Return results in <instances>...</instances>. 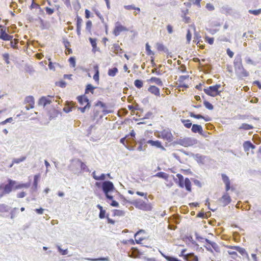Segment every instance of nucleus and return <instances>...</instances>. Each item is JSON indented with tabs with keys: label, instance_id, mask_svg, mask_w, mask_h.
<instances>
[{
	"label": "nucleus",
	"instance_id": "69168bd1",
	"mask_svg": "<svg viewBox=\"0 0 261 261\" xmlns=\"http://www.w3.org/2000/svg\"><path fill=\"white\" fill-rule=\"evenodd\" d=\"M64 4L66 6V7L69 9H71V6L70 4V0H64Z\"/></svg>",
	"mask_w": 261,
	"mask_h": 261
},
{
	"label": "nucleus",
	"instance_id": "3c124183",
	"mask_svg": "<svg viewBox=\"0 0 261 261\" xmlns=\"http://www.w3.org/2000/svg\"><path fill=\"white\" fill-rule=\"evenodd\" d=\"M191 37H192V34L191 33L190 30H188L187 31V35H186L187 41L188 43H189L190 42L191 40Z\"/></svg>",
	"mask_w": 261,
	"mask_h": 261
},
{
	"label": "nucleus",
	"instance_id": "603ef678",
	"mask_svg": "<svg viewBox=\"0 0 261 261\" xmlns=\"http://www.w3.org/2000/svg\"><path fill=\"white\" fill-rule=\"evenodd\" d=\"M90 107V103H87L83 107L79 108L82 113H84L86 109H89Z\"/></svg>",
	"mask_w": 261,
	"mask_h": 261
},
{
	"label": "nucleus",
	"instance_id": "37998d69",
	"mask_svg": "<svg viewBox=\"0 0 261 261\" xmlns=\"http://www.w3.org/2000/svg\"><path fill=\"white\" fill-rule=\"evenodd\" d=\"M114 214L115 215L122 216L125 214V212L122 210H115L114 212Z\"/></svg>",
	"mask_w": 261,
	"mask_h": 261
},
{
	"label": "nucleus",
	"instance_id": "6e6552de",
	"mask_svg": "<svg viewBox=\"0 0 261 261\" xmlns=\"http://www.w3.org/2000/svg\"><path fill=\"white\" fill-rule=\"evenodd\" d=\"M186 249H182L179 256L182 257L183 259L186 261H198V258L197 256L195 255L194 253L186 254Z\"/></svg>",
	"mask_w": 261,
	"mask_h": 261
},
{
	"label": "nucleus",
	"instance_id": "39448f33",
	"mask_svg": "<svg viewBox=\"0 0 261 261\" xmlns=\"http://www.w3.org/2000/svg\"><path fill=\"white\" fill-rule=\"evenodd\" d=\"M101 187L107 198L109 200L113 199V197L109 194V193L115 189L114 186L110 181H105L102 183Z\"/></svg>",
	"mask_w": 261,
	"mask_h": 261
},
{
	"label": "nucleus",
	"instance_id": "c85d7f7f",
	"mask_svg": "<svg viewBox=\"0 0 261 261\" xmlns=\"http://www.w3.org/2000/svg\"><path fill=\"white\" fill-rule=\"evenodd\" d=\"M147 143L151 145V146H156L158 148H164V147H163V146L161 144V142L158 140L153 141L151 140H149L147 141Z\"/></svg>",
	"mask_w": 261,
	"mask_h": 261
},
{
	"label": "nucleus",
	"instance_id": "72a5a7b5",
	"mask_svg": "<svg viewBox=\"0 0 261 261\" xmlns=\"http://www.w3.org/2000/svg\"><path fill=\"white\" fill-rule=\"evenodd\" d=\"M118 72V69L116 67H114L111 69H109L108 72V74L110 76H114Z\"/></svg>",
	"mask_w": 261,
	"mask_h": 261
},
{
	"label": "nucleus",
	"instance_id": "a18cd8bd",
	"mask_svg": "<svg viewBox=\"0 0 261 261\" xmlns=\"http://www.w3.org/2000/svg\"><path fill=\"white\" fill-rule=\"evenodd\" d=\"M68 61H69V64L72 67H75L76 63H75V59L74 57H70Z\"/></svg>",
	"mask_w": 261,
	"mask_h": 261
},
{
	"label": "nucleus",
	"instance_id": "cd10ccee",
	"mask_svg": "<svg viewBox=\"0 0 261 261\" xmlns=\"http://www.w3.org/2000/svg\"><path fill=\"white\" fill-rule=\"evenodd\" d=\"M189 115L191 117H193V118H196V119H204V120L205 121H210L211 120V119L208 117H204L203 116H202L201 115L195 114L193 112H190L189 113Z\"/></svg>",
	"mask_w": 261,
	"mask_h": 261
},
{
	"label": "nucleus",
	"instance_id": "774afa93",
	"mask_svg": "<svg viewBox=\"0 0 261 261\" xmlns=\"http://www.w3.org/2000/svg\"><path fill=\"white\" fill-rule=\"evenodd\" d=\"M167 30L168 33H169V34L172 33L173 28H172V27L171 26V25H170V24L167 25Z\"/></svg>",
	"mask_w": 261,
	"mask_h": 261
},
{
	"label": "nucleus",
	"instance_id": "338daca9",
	"mask_svg": "<svg viewBox=\"0 0 261 261\" xmlns=\"http://www.w3.org/2000/svg\"><path fill=\"white\" fill-rule=\"evenodd\" d=\"M112 202L110 203V205L114 207H118L119 206V203L116 201L113 200V199L111 200Z\"/></svg>",
	"mask_w": 261,
	"mask_h": 261
},
{
	"label": "nucleus",
	"instance_id": "58836bf2",
	"mask_svg": "<svg viewBox=\"0 0 261 261\" xmlns=\"http://www.w3.org/2000/svg\"><path fill=\"white\" fill-rule=\"evenodd\" d=\"M94 89L95 87H94L91 84H88L86 87L85 93H88L89 92H90L93 94Z\"/></svg>",
	"mask_w": 261,
	"mask_h": 261
},
{
	"label": "nucleus",
	"instance_id": "bf43d9fd",
	"mask_svg": "<svg viewBox=\"0 0 261 261\" xmlns=\"http://www.w3.org/2000/svg\"><path fill=\"white\" fill-rule=\"evenodd\" d=\"M12 117H10V118H7V119H6L4 121H2L1 122H0V125H5L8 122H11L12 121Z\"/></svg>",
	"mask_w": 261,
	"mask_h": 261
},
{
	"label": "nucleus",
	"instance_id": "ea45409f",
	"mask_svg": "<svg viewBox=\"0 0 261 261\" xmlns=\"http://www.w3.org/2000/svg\"><path fill=\"white\" fill-rule=\"evenodd\" d=\"M134 85L137 88L140 89L143 87V83L142 80H136L134 82Z\"/></svg>",
	"mask_w": 261,
	"mask_h": 261
},
{
	"label": "nucleus",
	"instance_id": "4c0bfd02",
	"mask_svg": "<svg viewBox=\"0 0 261 261\" xmlns=\"http://www.w3.org/2000/svg\"><path fill=\"white\" fill-rule=\"evenodd\" d=\"M155 176L162 178L165 179H167V178L168 177L167 174H166V173L163 172H160L157 173L155 175Z\"/></svg>",
	"mask_w": 261,
	"mask_h": 261
},
{
	"label": "nucleus",
	"instance_id": "1a4fd4ad",
	"mask_svg": "<svg viewBox=\"0 0 261 261\" xmlns=\"http://www.w3.org/2000/svg\"><path fill=\"white\" fill-rule=\"evenodd\" d=\"M159 137L168 142L172 141L173 136L170 130L163 129L160 132Z\"/></svg>",
	"mask_w": 261,
	"mask_h": 261
},
{
	"label": "nucleus",
	"instance_id": "aec40b11",
	"mask_svg": "<svg viewBox=\"0 0 261 261\" xmlns=\"http://www.w3.org/2000/svg\"><path fill=\"white\" fill-rule=\"evenodd\" d=\"M148 91L150 93L156 96H160V91L159 88L157 87L151 85L148 88Z\"/></svg>",
	"mask_w": 261,
	"mask_h": 261
},
{
	"label": "nucleus",
	"instance_id": "4d7b16f0",
	"mask_svg": "<svg viewBox=\"0 0 261 261\" xmlns=\"http://www.w3.org/2000/svg\"><path fill=\"white\" fill-rule=\"evenodd\" d=\"M226 53L229 58H232L233 57L234 53L231 51L229 48L226 49Z\"/></svg>",
	"mask_w": 261,
	"mask_h": 261
},
{
	"label": "nucleus",
	"instance_id": "4468645a",
	"mask_svg": "<svg viewBox=\"0 0 261 261\" xmlns=\"http://www.w3.org/2000/svg\"><path fill=\"white\" fill-rule=\"evenodd\" d=\"M233 66L235 71H237L243 67L242 59L241 55H237L233 61Z\"/></svg>",
	"mask_w": 261,
	"mask_h": 261
},
{
	"label": "nucleus",
	"instance_id": "4be33fe9",
	"mask_svg": "<svg viewBox=\"0 0 261 261\" xmlns=\"http://www.w3.org/2000/svg\"><path fill=\"white\" fill-rule=\"evenodd\" d=\"M112 49L113 53L115 54L121 55L123 53V49L120 47L119 45L117 43H115L113 45Z\"/></svg>",
	"mask_w": 261,
	"mask_h": 261
},
{
	"label": "nucleus",
	"instance_id": "7ed1b4c3",
	"mask_svg": "<svg viewBox=\"0 0 261 261\" xmlns=\"http://www.w3.org/2000/svg\"><path fill=\"white\" fill-rule=\"evenodd\" d=\"M226 247L230 250L227 251L229 255L231 256L232 259H236V258H240L237 252H239L242 255L245 256L249 259V255L246 250L239 246L227 245Z\"/></svg>",
	"mask_w": 261,
	"mask_h": 261
},
{
	"label": "nucleus",
	"instance_id": "412c9836",
	"mask_svg": "<svg viewBox=\"0 0 261 261\" xmlns=\"http://www.w3.org/2000/svg\"><path fill=\"white\" fill-rule=\"evenodd\" d=\"M83 23V19L79 16H76V33L77 35L80 36L81 35V28Z\"/></svg>",
	"mask_w": 261,
	"mask_h": 261
},
{
	"label": "nucleus",
	"instance_id": "864d4df0",
	"mask_svg": "<svg viewBox=\"0 0 261 261\" xmlns=\"http://www.w3.org/2000/svg\"><path fill=\"white\" fill-rule=\"evenodd\" d=\"M92 21L91 20H88L86 22V29L87 30H88L89 31H90V30L91 29V28H92Z\"/></svg>",
	"mask_w": 261,
	"mask_h": 261
},
{
	"label": "nucleus",
	"instance_id": "de8ad7c7",
	"mask_svg": "<svg viewBox=\"0 0 261 261\" xmlns=\"http://www.w3.org/2000/svg\"><path fill=\"white\" fill-rule=\"evenodd\" d=\"M10 41H11V42H10L11 46L13 48H16L17 47V43L18 42L17 39H14L13 40L12 39Z\"/></svg>",
	"mask_w": 261,
	"mask_h": 261
},
{
	"label": "nucleus",
	"instance_id": "ddd939ff",
	"mask_svg": "<svg viewBox=\"0 0 261 261\" xmlns=\"http://www.w3.org/2000/svg\"><path fill=\"white\" fill-rule=\"evenodd\" d=\"M13 36L9 35L6 32V27H4L0 30V39L4 41H9L13 39Z\"/></svg>",
	"mask_w": 261,
	"mask_h": 261
},
{
	"label": "nucleus",
	"instance_id": "f8f14e48",
	"mask_svg": "<svg viewBox=\"0 0 261 261\" xmlns=\"http://www.w3.org/2000/svg\"><path fill=\"white\" fill-rule=\"evenodd\" d=\"M189 76L182 75L180 76L178 80V87H183L187 88L189 87Z\"/></svg>",
	"mask_w": 261,
	"mask_h": 261
},
{
	"label": "nucleus",
	"instance_id": "f3484780",
	"mask_svg": "<svg viewBox=\"0 0 261 261\" xmlns=\"http://www.w3.org/2000/svg\"><path fill=\"white\" fill-rule=\"evenodd\" d=\"M141 233H144V231L141 230L138 231L135 235V241L137 244H141L142 241L145 239V237L141 236Z\"/></svg>",
	"mask_w": 261,
	"mask_h": 261
},
{
	"label": "nucleus",
	"instance_id": "7c9ffc66",
	"mask_svg": "<svg viewBox=\"0 0 261 261\" xmlns=\"http://www.w3.org/2000/svg\"><path fill=\"white\" fill-rule=\"evenodd\" d=\"M253 126L247 123H242V125L239 127L240 130H250L253 129Z\"/></svg>",
	"mask_w": 261,
	"mask_h": 261
},
{
	"label": "nucleus",
	"instance_id": "f03ea898",
	"mask_svg": "<svg viewBox=\"0 0 261 261\" xmlns=\"http://www.w3.org/2000/svg\"><path fill=\"white\" fill-rule=\"evenodd\" d=\"M221 176L222 180L225 185L226 192L219 199V201L222 206H225L229 204L231 201L230 196L227 192L230 189L233 190L234 189L230 187V180L226 174H222Z\"/></svg>",
	"mask_w": 261,
	"mask_h": 261
},
{
	"label": "nucleus",
	"instance_id": "b1692460",
	"mask_svg": "<svg viewBox=\"0 0 261 261\" xmlns=\"http://www.w3.org/2000/svg\"><path fill=\"white\" fill-rule=\"evenodd\" d=\"M238 75L241 77H247L249 75V72L244 68L242 67L237 71H235Z\"/></svg>",
	"mask_w": 261,
	"mask_h": 261
},
{
	"label": "nucleus",
	"instance_id": "0eeeda50",
	"mask_svg": "<svg viewBox=\"0 0 261 261\" xmlns=\"http://www.w3.org/2000/svg\"><path fill=\"white\" fill-rule=\"evenodd\" d=\"M220 86V85L210 86L207 88L204 89L203 91L207 95L215 97L220 94V92L218 90Z\"/></svg>",
	"mask_w": 261,
	"mask_h": 261
},
{
	"label": "nucleus",
	"instance_id": "09e8293b",
	"mask_svg": "<svg viewBox=\"0 0 261 261\" xmlns=\"http://www.w3.org/2000/svg\"><path fill=\"white\" fill-rule=\"evenodd\" d=\"M190 2H191L193 5H196L198 8L201 7L200 2L202 0H189Z\"/></svg>",
	"mask_w": 261,
	"mask_h": 261
},
{
	"label": "nucleus",
	"instance_id": "423d86ee",
	"mask_svg": "<svg viewBox=\"0 0 261 261\" xmlns=\"http://www.w3.org/2000/svg\"><path fill=\"white\" fill-rule=\"evenodd\" d=\"M134 205L139 210L147 212L151 211L152 209V206L150 203L146 202L141 199L135 201Z\"/></svg>",
	"mask_w": 261,
	"mask_h": 261
},
{
	"label": "nucleus",
	"instance_id": "e2e57ef3",
	"mask_svg": "<svg viewBox=\"0 0 261 261\" xmlns=\"http://www.w3.org/2000/svg\"><path fill=\"white\" fill-rule=\"evenodd\" d=\"M45 11L48 15H51L54 13V10L50 8L46 7L45 8Z\"/></svg>",
	"mask_w": 261,
	"mask_h": 261
},
{
	"label": "nucleus",
	"instance_id": "0e129e2a",
	"mask_svg": "<svg viewBox=\"0 0 261 261\" xmlns=\"http://www.w3.org/2000/svg\"><path fill=\"white\" fill-rule=\"evenodd\" d=\"M105 214H106V211L105 210H101L100 211L99 215V217L100 219H103L105 217Z\"/></svg>",
	"mask_w": 261,
	"mask_h": 261
},
{
	"label": "nucleus",
	"instance_id": "5701e85b",
	"mask_svg": "<svg viewBox=\"0 0 261 261\" xmlns=\"http://www.w3.org/2000/svg\"><path fill=\"white\" fill-rule=\"evenodd\" d=\"M77 99L80 105L82 106H84L87 103H89V99L85 95L79 96L77 97Z\"/></svg>",
	"mask_w": 261,
	"mask_h": 261
},
{
	"label": "nucleus",
	"instance_id": "c756f323",
	"mask_svg": "<svg viewBox=\"0 0 261 261\" xmlns=\"http://www.w3.org/2000/svg\"><path fill=\"white\" fill-rule=\"evenodd\" d=\"M26 159V156H21L20 158L18 159H14L12 161V163L10 165L9 168H11L14 164H19Z\"/></svg>",
	"mask_w": 261,
	"mask_h": 261
},
{
	"label": "nucleus",
	"instance_id": "6e6d98bb",
	"mask_svg": "<svg viewBox=\"0 0 261 261\" xmlns=\"http://www.w3.org/2000/svg\"><path fill=\"white\" fill-rule=\"evenodd\" d=\"M205 7L209 11H213L215 9L213 5L211 3L206 4Z\"/></svg>",
	"mask_w": 261,
	"mask_h": 261
},
{
	"label": "nucleus",
	"instance_id": "dca6fc26",
	"mask_svg": "<svg viewBox=\"0 0 261 261\" xmlns=\"http://www.w3.org/2000/svg\"><path fill=\"white\" fill-rule=\"evenodd\" d=\"M147 82L150 84H155L160 87L163 86V83L161 79L157 77H151L150 79L147 80Z\"/></svg>",
	"mask_w": 261,
	"mask_h": 261
},
{
	"label": "nucleus",
	"instance_id": "9b49d317",
	"mask_svg": "<svg viewBox=\"0 0 261 261\" xmlns=\"http://www.w3.org/2000/svg\"><path fill=\"white\" fill-rule=\"evenodd\" d=\"M77 165L80 166L81 170L82 171H89V169L86 165L80 159L76 160L74 163H72L70 165V167L72 170H74V167Z\"/></svg>",
	"mask_w": 261,
	"mask_h": 261
},
{
	"label": "nucleus",
	"instance_id": "79ce46f5",
	"mask_svg": "<svg viewBox=\"0 0 261 261\" xmlns=\"http://www.w3.org/2000/svg\"><path fill=\"white\" fill-rule=\"evenodd\" d=\"M203 104L204 106L208 110H212L214 109V107L212 104H211L210 102L204 100L203 101Z\"/></svg>",
	"mask_w": 261,
	"mask_h": 261
},
{
	"label": "nucleus",
	"instance_id": "8fccbe9b",
	"mask_svg": "<svg viewBox=\"0 0 261 261\" xmlns=\"http://www.w3.org/2000/svg\"><path fill=\"white\" fill-rule=\"evenodd\" d=\"M89 41H90L93 48H95L96 47V45H97L96 39H93L92 38H89Z\"/></svg>",
	"mask_w": 261,
	"mask_h": 261
},
{
	"label": "nucleus",
	"instance_id": "a19ab883",
	"mask_svg": "<svg viewBox=\"0 0 261 261\" xmlns=\"http://www.w3.org/2000/svg\"><path fill=\"white\" fill-rule=\"evenodd\" d=\"M248 12L251 14H253L254 15L257 16V15H259L261 13V8L258 9L257 10H249L248 11Z\"/></svg>",
	"mask_w": 261,
	"mask_h": 261
},
{
	"label": "nucleus",
	"instance_id": "052dcab7",
	"mask_svg": "<svg viewBox=\"0 0 261 261\" xmlns=\"http://www.w3.org/2000/svg\"><path fill=\"white\" fill-rule=\"evenodd\" d=\"M25 195H26L25 192L22 191V192L18 193L17 194V197L18 198H23Z\"/></svg>",
	"mask_w": 261,
	"mask_h": 261
},
{
	"label": "nucleus",
	"instance_id": "9d476101",
	"mask_svg": "<svg viewBox=\"0 0 261 261\" xmlns=\"http://www.w3.org/2000/svg\"><path fill=\"white\" fill-rule=\"evenodd\" d=\"M127 31H128V29L126 27L122 25L120 22H117L115 24L113 33L115 36H117L119 35L121 32Z\"/></svg>",
	"mask_w": 261,
	"mask_h": 261
},
{
	"label": "nucleus",
	"instance_id": "6ab92c4d",
	"mask_svg": "<svg viewBox=\"0 0 261 261\" xmlns=\"http://www.w3.org/2000/svg\"><path fill=\"white\" fill-rule=\"evenodd\" d=\"M243 146L245 152H248L250 149H254L255 146L250 141H246L243 143Z\"/></svg>",
	"mask_w": 261,
	"mask_h": 261
},
{
	"label": "nucleus",
	"instance_id": "e433bc0d",
	"mask_svg": "<svg viewBox=\"0 0 261 261\" xmlns=\"http://www.w3.org/2000/svg\"><path fill=\"white\" fill-rule=\"evenodd\" d=\"M156 48L158 51H164V52L168 51V49L166 48L162 43H158L156 44Z\"/></svg>",
	"mask_w": 261,
	"mask_h": 261
},
{
	"label": "nucleus",
	"instance_id": "a878e982",
	"mask_svg": "<svg viewBox=\"0 0 261 261\" xmlns=\"http://www.w3.org/2000/svg\"><path fill=\"white\" fill-rule=\"evenodd\" d=\"M191 130L192 132L194 133H198L200 134H202L203 130L202 126L198 124H193L192 126Z\"/></svg>",
	"mask_w": 261,
	"mask_h": 261
},
{
	"label": "nucleus",
	"instance_id": "f704fd0d",
	"mask_svg": "<svg viewBox=\"0 0 261 261\" xmlns=\"http://www.w3.org/2000/svg\"><path fill=\"white\" fill-rule=\"evenodd\" d=\"M92 176L94 179L97 180H103L106 179V175L105 174H101L100 176H98L95 175V171L93 172Z\"/></svg>",
	"mask_w": 261,
	"mask_h": 261
},
{
	"label": "nucleus",
	"instance_id": "5fc2aeb1",
	"mask_svg": "<svg viewBox=\"0 0 261 261\" xmlns=\"http://www.w3.org/2000/svg\"><path fill=\"white\" fill-rule=\"evenodd\" d=\"M39 177H40V175L39 174L35 175L34 176V180L33 185H34V187H35L36 188L37 187L38 180V179Z\"/></svg>",
	"mask_w": 261,
	"mask_h": 261
},
{
	"label": "nucleus",
	"instance_id": "13d9d810",
	"mask_svg": "<svg viewBox=\"0 0 261 261\" xmlns=\"http://www.w3.org/2000/svg\"><path fill=\"white\" fill-rule=\"evenodd\" d=\"M206 41L210 44H213L214 43V38H211L208 37H206L205 38Z\"/></svg>",
	"mask_w": 261,
	"mask_h": 261
},
{
	"label": "nucleus",
	"instance_id": "680f3d73",
	"mask_svg": "<svg viewBox=\"0 0 261 261\" xmlns=\"http://www.w3.org/2000/svg\"><path fill=\"white\" fill-rule=\"evenodd\" d=\"M95 106H100L101 107L103 108L106 107V104L101 101H98L95 103Z\"/></svg>",
	"mask_w": 261,
	"mask_h": 261
},
{
	"label": "nucleus",
	"instance_id": "20e7f679",
	"mask_svg": "<svg viewBox=\"0 0 261 261\" xmlns=\"http://www.w3.org/2000/svg\"><path fill=\"white\" fill-rule=\"evenodd\" d=\"M177 179H174L175 182L181 188H185L188 192H191V182L188 178L184 179V176L180 174H177Z\"/></svg>",
	"mask_w": 261,
	"mask_h": 261
},
{
	"label": "nucleus",
	"instance_id": "a211bd4d",
	"mask_svg": "<svg viewBox=\"0 0 261 261\" xmlns=\"http://www.w3.org/2000/svg\"><path fill=\"white\" fill-rule=\"evenodd\" d=\"M124 8L126 10H134V15L135 16L137 15V14H139L141 12V9L139 7H136L134 5H128L124 6Z\"/></svg>",
	"mask_w": 261,
	"mask_h": 261
},
{
	"label": "nucleus",
	"instance_id": "c03bdc74",
	"mask_svg": "<svg viewBox=\"0 0 261 261\" xmlns=\"http://www.w3.org/2000/svg\"><path fill=\"white\" fill-rule=\"evenodd\" d=\"M146 50L148 55H154V53L150 49V47L148 43L146 44Z\"/></svg>",
	"mask_w": 261,
	"mask_h": 261
},
{
	"label": "nucleus",
	"instance_id": "f257e3e1",
	"mask_svg": "<svg viewBox=\"0 0 261 261\" xmlns=\"http://www.w3.org/2000/svg\"><path fill=\"white\" fill-rule=\"evenodd\" d=\"M7 182V184L2 183L0 184V191H2L1 194H0V197L9 194L13 190H18L28 187L26 184H17L15 180L11 179H8Z\"/></svg>",
	"mask_w": 261,
	"mask_h": 261
},
{
	"label": "nucleus",
	"instance_id": "473e14b6",
	"mask_svg": "<svg viewBox=\"0 0 261 261\" xmlns=\"http://www.w3.org/2000/svg\"><path fill=\"white\" fill-rule=\"evenodd\" d=\"M205 241L206 243H207L208 244L211 245L212 249L213 248L214 249V250L216 251V252L219 251V246L216 243L212 242L207 239H206Z\"/></svg>",
	"mask_w": 261,
	"mask_h": 261
},
{
	"label": "nucleus",
	"instance_id": "49530a36",
	"mask_svg": "<svg viewBox=\"0 0 261 261\" xmlns=\"http://www.w3.org/2000/svg\"><path fill=\"white\" fill-rule=\"evenodd\" d=\"M3 59L5 60V62L7 64H10V61H9V55L8 53H5L3 55Z\"/></svg>",
	"mask_w": 261,
	"mask_h": 261
},
{
	"label": "nucleus",
	"instance_id": "c9c22d12",
	"mask_svg": "<svg viewBox=\"0 0 261 261\" xmlns=\"http://www.w3.org/2000/svg\"><path fill=\"white\" fill-rule=\"evenodd\" d=\"M181 121L184 124V126L187 128H190L191 126H192V123L189 119H181Z\"/></svg>",
	"mask_w": 261,
	"mask_h": 261
},
{
	"label": "nucleus",
	"instance_id": "bb28decb",
	"mask_svg": "<svg viewBox=\"0 0 261 261\" xmlns=\"http://www.w3.org/2000/svg\"><path fill=\"white\" fill-rule=\"evenodd\" d=\"M51 101L50 97H42L39 100V103L45 107V106L50 104Z\"/></svg>",
	"mask_w": 261,
	"mask_h": 261
},
{
	"label": "nucleus",
	"instance_id": "2eb2a0df",
	"mask_svg": "<svg viewBox=\"0 0 261 261\" xmlns=\"http://www.w3.org/2000/svg\"><path fill=\"white\" fill-rule=\"evenodd\" d=\"M24 102L28 105L25 106V108L27 110L32 109L34 107V98L32 96H27L24 99Z\"/></svg>",
	"mask_w": 261,
	"mask_h": 261
},
{
	"label": "nucleus",
	"instance_id": "2f4dec72",
	"mask_svg": "<svg viewBox=\"0 0 261 261\" xmlns=\"http://www.w3.org/2000/svg\"><path fill=\"white\" fill-rule=\"evenodd\" d=\"M205 241L206 243H207L208 244L211 245L212 249L213 248L214 249V250L216 251V252L219 251V246L216 243L212 242L207 239H206Z\"/></svg>",
	"mask_w": 261,
	"mask_h": 261
},
{
	"label": "nucleus",
	"instance_id": "393cba45",
	"mask_svg": "<svg viewBox=\"0 0 261 261\" xmlns=\"http://www.w3.org/2000/svg\"><path fill=\"white\" fill-rule=\"evenodd\" d=\"M93 69L95 71V74H94L93 77V79L95 82L98 83L99 82V72L98 65L97 64L94 65Z\"/></svg>",
	"mask_w": 261,
	"mask_h": 261
}]
</instances>
